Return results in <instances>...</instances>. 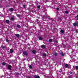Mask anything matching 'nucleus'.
I'll return each instance as SVG.
<instances>
[{
    "mask_svg": "<svg viewBox=\"0 0 78 78\" xmlns=\"http://www.w3.org/2000/svg\"><path fill=\"white\" fill-rule=\"evenodd\" d=\"M73 26H78V22H76L75 23H74L73 24Z\"/></svg>",
    "mask_w": 78,
    "mask_h": 78,
    "instance_id": "f257e3e1",
    "label": "nucleus"
},
{
    "mask_svg": "<svg viewBox=\"0 0 78 78\" xmlns=\"http://www.w3.org/2000/svg\"><path fill=\"white\" fill-rule=\"evenodd\" d=\"M23 54L24 55H26V56H27L28 55V53L25 51H24L23 53Z\"/></svg>",
    "mask_w": 78,
    "mask_h": 78,
    "instance_id": "f03ea898",
    "label": "nucleus"
},
{
    "mask_svg": "<svg viewBox=\"0 0 78 78\" xmlns=\"http://www.w3.org/2000/svg\"><path fill=\"white\" fill-rule=\"evenodd\" d=\"M11 67H12L10 65H9L8 67V68L9 70H11Z\"/></svg>",
    "mask_w": 78,
    "mask_h": 78,
    "instance_id": "7ed1b4c3",
    "label": "nucleus"
},
{
    "mask_svg": "<svg viewBox=\"0 0 78 78\" xmlns=\"http://www.w3.org/2000/svg\"><path fill=\"white\" fill-rule=\"evenodd\" d=\"M60 54L61 56H64V54L62 52H61Z\"/></svg>",
    "mask_w": 78,
    "mask_h": 78,
    "instance_id": "20e7f679",
    "label": "nucleus"
},
{
    "mask_svg": "<svg viewBox=\"0 0 78 78\" xmlns=\"http://www.w3.org/2000/svg\"><path fill=\"white\" fill-rule=\"evenodd\" d=\"M41 47L42 48H45V46L44 45H42Z\"/></svg>",
    "mask_w": 78,
    "mask_h": 78,
    "instance_id": "39448f33",
    "label": "nucleus"
},
{
    "mask_svg": "<svg viewBox=\"0 0 78 78\" xmlns=\"http://www.w3.org/2000/svg\"><path fill=\"white\" fill-rule=\"evenodd\" d=\"M34 78H40L39 77V76H37L36 75L34 76Z\"/></svg>",
    "mask_w": 78,
    "mask_h": 78,
    "instance_id": "423d86ee",
    "label": "nucleus"
},
{
    "mask_svg": "<svg viewBox=\"0 0 78 78\" xmlns=\"http://www.w3.org/2000/svg\"><path fill=\"white\" fill-rule=\"evenodd\" d=\"M10 11H12V12L13 11H14V9L12 8H11L10 9Z\"/></svg>",
    "mask_w": 78,
    "mask_h": 78,
    "instance_id": "0eeeda50",
    "label": "nucleus"
},
{
    "mask_svg": "<svg viewBox=\"0 0 78 78\" xmlns=\"http://www.w3.org/2000/svg\"><path fill=\"white\" fill-rule=\"evenodd\" d=\"M6 22L7 23H9V21L8 20H6Z\"/></svg>",
    "mask_w": 78,
    "mask_h": 78,
    "instance_id": "6e6552de",
    "label": "nucleus"
},
{
    "mask_svg": "<svg viewBox=\"0 0 78 78\" xmlns=\"http://www.w3.org/2000/svg\"><path fill=\"white\" fill-rule=\"evenodd\" d=\"M33 53L34 54H35L36 53V51L35 50H33L32 51Z\"/></svg>",
    "mask_w": 78,
    "mask_h": 78,
    "instance_id": "1a4fd4ad",
    "label": "nucleus"
},
{
    "mask_svg": "<svg viewBox=\"0 0 78 78\" xmlns=\"http://www.w3.org/2000/svg\"><path fill=\"white\" fill-rule=\"evenodd\" d=\"M49 42H52V41H53V39H50L49 40Z\"/></svg>",
    "mask_w": 78,
    "mask_h": 78,
    "instance_id": "9d476101",
    "label": "nucleus"
},
{
    "mask_svg": "<svg viewBox=\"0 0 78 78\" xmlns=\"http://www.w3.org/2000/svg\"><path fill=\"white\" fill-rule=\"evenodd\" d=\"M60 32L62 33H64V31L63 30H61L60 31Z\"/></svg>",
    "mask_w": 78,
    "mask_h": 78,
    "instance_id": "9b49d317",
    "label": "nucleus"
},
{
    "mask_svg": "<svg viewBox=\"0 0 78 78\" xmlns=\"http://www.w3.org/2000/svg\"><path fill=\"white\" fill-rule=\"evenodd\" d=\"M10 53H12V52H13V50L10 49Z\"/></svg>",
    "mask_w": 78,
    "mask_h": 78,
    "instance_id": "f8f14e48",
    "label": "nucleus"
},
{
    "mask_svg": "<svg viewBox=\"0 0 78 78\" xmlns=\"http://www.w3.org/2000/svg\"><path fill=\"white\" fill-rule=\"evenodd\" d=\"M11 20H14V18L13 17H12L11 18Z\"/></svg>",
    "mask_w": 78,
    "mask_h": 78,
    "instance_id": "ddd939ff",
    "label": "nucleus"
},
{
    "mask_svg": "<svg viewBox=\"0 0 78 78\" xmlns=\"http://www.w3.org/2000/svg\"><path fill=\"white\" fill-rule=\"evenodd\" d=\"M17 27L18 28H20V25H17Z\"/></svg>",
    "mask_w": 78,
    "mask_h": 78,
    "instance_id": "4468645a",
    "label": "nucleus"
},
{
    "mask_svg": "<svg viewBox=\"0 0 78 78\" xmlns=\"http://www.w3.org/2000/svg\"><path fill=\"white\" fill-rule=\"evenodd\" d=\"M15 35L17 37H19V34H15Z\"/></svg>",
    "mask_w": 78,
    "mask_h": 78,
    "instance_id": "2eb2a0df",
    "label": "nucleus"
},
{
    "mask_svg": "<svg viewBox=\"0 0 78 78\" xmlns=\"http://www.w3.org/2000/svg\"><path fill=\"white\" fill-rule=\"evenodd\" d=\"M65 67H68V66H69L68 65V64H66L65 65Z\"/></svg>",
    "mask_w": 78,
    "mask_h": 78,
    "instance_id": "dca6fc26",
    "label": "nucleus"
},
{
    "mask_svg": "<svg viewBox=\"0 0 78 78\" xmlns=\"http://www.w3.org/2000/svg\"><path fill=\"white\" fill-rule=\"evenodd\" d=\"M29 67L30 68V69H32V66L31 65L29 66Z\"/></svg>",
    "mask_w": 78,
    "mask_h": 78,
    "instance_id": "f3484780",
    "label": "nucleus"
},
{
    "mask_svg": "<svg viewBox=\"0 0 78 78\" xmlns=\"http://www.w3.org/2000/svg\"><path fill=\"white\" fill-rule=\"evenodd\" d=\"M65 13L66 14H69V11H68L66 10L65 11Z\"/></svg>",
    "mask_w": 78,
    "mask_h": 78,
    "instance_id": "a211bd4d",
    "label": "nucleus"
},
{
    "mask_svg": "<svg viewBox=\"0 0 78 78\" xmlns=\"http://www.w3.org/2000/svg\"><path fill=\"white\" fill-rule=\"evenodd\" d=\"M43 39L41 37H39V40H43Z\"/></svg>",
    "mask_w": 78,
    "mask_h": 78,
    "instance_id": "6ab92c4d",
    "label": "nucleus"
},
{
    "mask_svg": "<svg viewBox=\"0 0 78 78\" xmlns=\"http://www.w3.org/2000/svg\"><path fill=\"white\" fill-rule=\"evenodd\" d=\"M16 16L18 17H19L20 16V15L19 14H16Z\"/></svg>",
    "mask_w": 78,
    "mask_h": 78,
    "instance_id": "aec40b11",
    "label": "nucleus"
},
{
    "mask_svg": "<svg viewBox=\"0 0 78 78\" xmlns=\"http://www.w3.org/2000/svg\"><path fill=\"white\" fill-rule=\"evenodd\" d=\"M2 64L3 66H5V65H6V63L5 62H3L2 63Z\"/></svg>",
    "mask_w": 78,
    "mask_h": 78,
    "instance_id": "412c9836",
    "label": "nucleus"
},
{
    "mask_svg": "<svg viewBox=\"0 0 78 78\" xmlns=\"http://www.w3.org/2000/svg\"><path fill=\"white\" fill-rule=\"evenodd\" d=\"M75 68L76 69H78V66H76Z\"/></svg>",
    "mask_w": 78,
    "mask_h": 78,
    "instance_id": "4be33fe9",
    "label": "nucleus"
},
{
    "mask_svg": "<svg viewBox=\"0 0 78 78\" xmlns=\"http://www.w3.org/2000/svg\"><path fill=\"white\" fill-rule=\"evenodd\" d=\"M54 55H55V56H57V53H55Z\"/></svg>",
    "mask_w": 78,
    "mask_h": 78,
    "instance_id": "5701e85b",
    "label": "nucleus"
},
{
    "mask_svg": "<svg viewBox=\"0 0 78 78\" xmlns=\"http://www.w3.org/2000/svg\"><path fill=\"white\" fill-rule=\"evenodd\" d=\"M6 41L7 42H9V40H6Z\"/></svg>",
    "mask_w": 78,
    "mask_h": 78,
    "instance_id": "b1692460",
    "label": "nucleus"
},
{
    "mask_svg": "<svg viewBox=\"0 0 78 78\" xmlns=\"http://www.w3.org/2000/svg\"><path fill=\"white\" fill-rule=\"evenodd\" d=\"M43 55L44 56H46V54H43Z\"/></svg>",
    "mask_w": 78,
    "mask_h": 78,
    "instance_id": "393cba45",
    "label": "nucleus"
},
{
    "mask_svg": "<svg viewBox=\"0 0 78 78\" xmlns=\"http://www.w3.org/2000/svg\"><path fill=\"white\" fill-rule=\"evenodd\" d=\"M2 48H5V46H2Z\"/></svg>",
    "mask_w": 78,
    "mask_h": 78,
    "instance_id": "a878e982",
    "label": "nucleus"
},
{
    "mask_svg": "<svg viewBox=\"0 0 78 78\" xmlns=\"http://www.w3.org/2000/svg\"><path fill=\"white\" fill-rule=\"evenodd\" d=\"M37 8H38V9L40 8V6H37Z\"/></svg>",
    "mask_w": 78,
    "mask_h": 78,
    "instance_id": "bb28decb",
    "label": "nucleus"
},
{
    "mask_svg": "<svg viewBox=\"0 0 78 78\" xmlns=\"http://www.w3.org/2000/svg\"><path fill=\"white\" fill-rule=\"evenodd\" d=\"M23 7H24V8H25V7L26 5H23Z\"/></svg>",
    "mask_w": 78,
    "mask_h": 78,
    "instance_id": "cd10ccee",
    "label": "nucleus"
},
{
    "mask_svg": "<svg viewBox=\"0 0 78 78\" xmlns=\"http://www.w3.org/2000/svg\"><path fill=\"white\" fill-rule=\"evenodd\" d=\"M76 17L78 18L77 20H78V15L76 16Z\"/></svg>",
    "mask_w": 78,
    "mask_h": 78,
    "instance_id": "c85d7f7f",
    "label": "nucleus"
},
{
    "mask_svg": "<svg viewBox=\"0 0 78 78\" xmlns=\"http://www.w3.org/2000/svg\"><path fill=\"white\" fill-rule=\"evenodd\" d=\"M69 73H70V74H72V72H69Z\"/></svg>",
    "mask_w": 78,
    "mask_h": 78,
    "instance_id": "c756f323",
    "label": "nucleus"
},
{
    "mask_svg": "<svg viewBox=\"0 0 78 78\" xmlns=\"http://www.w3.org/2000/svg\"><path fill=\"white\" fill-rule=\"evenodd\" d=\"M56 9H57V10H59V9L58 8H57Z\"/></svg>",
    "mask_w": 78,
    "mask_h": 78,
    "instance_id": "7c9ffc66",
    "label": "nucleus"
},
{
    "mask_svg": "<svg viewBox=\"0 0 78 78\" xmlns=\"http://www.w3.org/2000/svg\"><path fill=\"white\" fill-rule=\"evenodd\" d=\"M27 78H31V77H30V76H28V77Z\"/></svg>",
    "mask_w": 78,
    "mask_h": 78,
    "instance_id": "2f4dec72",
    "label": "nucleus"
},
{
    "mask_svg": "<svg viewBox=\"0 0 78 78\" xmlns=\"http://www.w3.org/2000/svg\"><path fill=\"white\" fill-rule=\"evenodd\" d=\"M76 33H78V31H76Z\"/></svg>",
    "mask_w": 78,
    "mask_h": 78,
    "instance_id": "473e14b6",
    "label": "nucleus"
},
{
    "mask_svg": "<svg viewBox=\"0 0 78 78\" xmlns=\"http://www.w3.org/2000/svg\"><path fill=\"white\" fill-rule=\"evenodd\" d=\"M59 20H62V19H60Z\"/></svg>",
    "mask_w": 78,
    "mask_h": 78,
    "instance_id": "72a5a7b5",
    "label": "nucleus"
}]
</instances>
